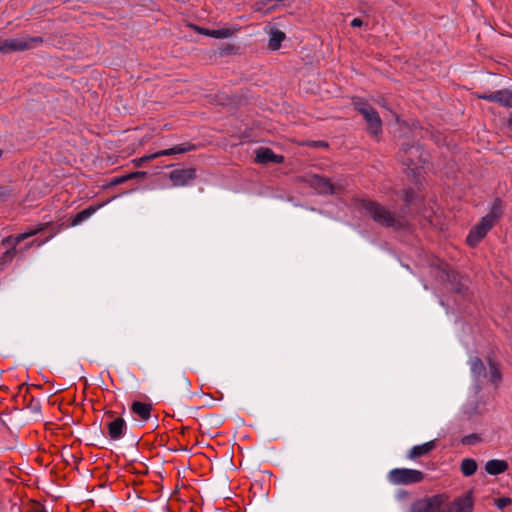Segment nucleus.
<instances>
[{
  "instance_id": "f257e3e1",
  "label": "nucleus",
  "mask_w": 512,
  "mask_h": 512,
  "mask_svg": "<svg viewBox=\"0 0 512 512\" xmlns=\"http://www.w3.org/2000/svg\"><path fill=\"white\" fill-rule=\"evenodd\" d=\"M355 206L362 214L369 217L381 227L392 228L397 232L410 230L411 226L407 218H405L404 209L395 213L381 203L368 198L356 199Z\"/></svg>"
},
{
  "instance_id": "f03ea898",
  "label": "nucleus",
  "mask_w": 512,
  "mask_h": 512,
  "mask_svg": "<svg viewBox=\"0 0 512 512\" xmlns=\"http://www.w3.org/2000/svg\"><path fill=\"white\" fill-rule=\"evenodd\" d=\"M489 371L479 357H471L470 358V367L471 373L474 379V392L475 394H479L482 390V384L484 380H488L492 385L497 387L502 380V374L498 368L496 362L492 361L490 358L488 359Z\"/></svg>"
},
{
  "instance_id": "7ed1b4c3",
  "label": "nucleus",
  "mask_w": 512,
  "mask_h": 512,
  "mask_svg": "<svg viewBox=\"0 0 512 512\" xmlns=\"http://www.w3.org/2000/svg\"><path fill=\"white\" fill-rule=\"evenodd\" d=\"M398 157L403 165L412 168L421 167L427 161L421 145L410 141L402 143Z\"/></svg>"
},
{
  "instance_id": "20e7f679",
  "label": "nucleus",
  "mask_w": 512,
  "mask_h": 512,
  "mask_svg": "<svg viewBox=\"0 0 512 512\" xmlns=\"http://www.w3.org/2000/svg\"><path fill=\"white\" fill-rule=\"evenodd\" d=\"M43 42L40 36L29 38H10L2 39L0 37V53L10 54L17 51H25L36 47Z\"/></svg>"
},
{
  "instance_id": "39448f33",
  "label": "nucleus",
  "mask_w": 512,
  "mask_h": 512,
  "mask_svg": "<svg viewBox=\"0 0 512 512\" xmlns=\"http://www.w3.org/2000/svg\"><path fill=\"white\" fill-rule=\"evenodd\" d=\"M422 471L408 468H395L388 473V480L394 485H411L424 480Z\"/></svg>"
},
{
  "instance_id": "423d86ee",
  "label": "nucleus",
  "mask_w": 512,
  "mask_h": 512,
  "mask_svg": "<svg viewBox=\"0 0 512 512\" xmlns=\"http://www.w3.org/2000/svg\"><path fill=\"white\" fill-rule=\"evenodd\" d=\"M448 496L436 494L413 502L409 512H442L447 504Z\"/></svg>"
},
{
  "instance_id": "0eeeda50",
  "label": "nucleus",
  "mask_w": 512,
  "mask_h": 512,
  "mask_svg": "<svg viewBox=\"0 0 512 512\" xmlns=\"http://www.w3.org/2000/svg\"><path fill=\"white\" fill-rule=\"evenodd\" d=\"M196 148H197V146L194 144L182 143V144L176 145L172 148L161 150L156 153H153L150 155H145L143 157L134 159L133 163H134L135 167H141L146 162L151 161L155 158L162 157V156H170V155H174V154H181V153H185V152H189V151H194V150H196Z\"/></svg>"
},
{
  "instance_id": "6e6552de",
  "label": "nucleus",
  "mask_w": 512,
  "mask_h": 512,
  "mask_svg": "<svg viewBox=\"0 0 512 512\" xmlns=\"http://www.w3.org/2000/svg\"><path fill=\"white\" fill-rule=\"evenodd\" d=\"M445 275L446 281L450 285V291L458 297L466 299L470 294L468 278L453 270L446 271Z\"/></svg>"
},
{
  "instance_id": "1a4fd4ad",
  "label": "nucleus",
  "mask_w": 512,
  "mask_h": 512,
  "mask_svg": "<svg viewBox=\"0 0 512 512\" xmlns=\"http://www.w3.org/2000/svg\"><path fill=\"white\" fill-rule=\"evenodd\" d=\"M303 182L321 195H333L337 193V188L330 179L318 174L304 177Z\"/></svg>"
},
{
  "instance_id": "9d476101",
  "label": "nucleus",
  "mask_w": 512,
  "mask_h": 512,
  "mask_svg": "<svg viewBox=\"0 0 512 512\" xmlns=\"http://www.w3.org/2000/svg\"><path fill=\"white\" fill-rule=\"evenodd\" d=\"M474 508L473 492L467 491L462 496L457 497L451 503L446 504L442 512H472Z\"/></svg>"
},
{
  "instance_id": "9b49d317",
  "label": "nucleus",
  "mask_w": 512,
  "mask_h": 512,
  "mask_svg": "<svg viewBox=\"0 0 512 512\" xmlns=\"http://www.w3.org/2000/svg\"><path fill=\"white\" fill-rule=\"evenodd\" d=\"M52 226L51 222L49 223H45V224H41L39 225L38 228L36 229H28L27 231L23 232V233H20L18 234L17 236H13V235H10V236H7L5 237L1 244L2 246H4L5 248H10V247H15V248H18V245L23 242L24 240L46 230L47 227H50Z\"/></svg>"
},
{
  "instance_id": "f8f14e48",
  "label": "nucleus",
  "mask_w": 512,
  "mask_h": 512,
  "mask_svg": "<svg viewBox=\"0 0 512 512\" xmlns=\"http://www.w3.org/2000/svg\"><path fill=\"white\" fill-rule=\"evenodd\" d=\"M361 115L367 123V131L371 136L377 137L382 133V120L374 107L369 110H362Z\"/></svg>"
},
{
  "instance_id": "ddd939ff",
  "label": "nucleus",
  "mask_w": 512,
  "mask_h": 512,
  "mask_svg": "<svg viewBox=\"0 0 512 512\" xmlns=\"http://www.w3.org/2000/svg\"><path fill=\"white\" fill-rule=\"evenodd\" d=\"M195 168L174 169L169 173V179L174 186H185L196 178Z\"/></svg>"
},
{
  "instance_id": "4468645a",
  "label": "nucleus",
  "mask_w": 512,
  "mask_h": 512,
  "mask_svg": "<svg viewBox=\"0 0 512 512\" xmlns=\"http://www.w3.org/2000/svg\"><path fill=\"white\" fill-rule=\"evenodd\" d=\"M491 228V224L488 223V220L484 221L481 219V221L470 230L466 238L467 244L470 247L477 246Z\"/></svg>"
},
{
  "instance_id": "2eb2a0df",
  "label": "nucleus",
  "mask_w": 512,
  "mask_h": 512,
  "mask_svg": "<svg viewBox=\"0 0 512 512\" xmlns=\"http://www.w3.org/2000/svg\"><path fill=\"white\" fill-rule=\"evenodd\" d=\"M284 156L275 154L272 149L268 147H260L256 150L255 161L260 164L267 165L269 163L282 164L284 163Z\"/></svg>"
},
{
  "instance_id": "dca6fc26",
  "label": "nucleus",
  "mask_w": 512,
  "mask_h": 512,
  "mask_svg": "<svg viewBox=\"0 0 512 512\" xmlns=\"http://www.w3.org/2000/svg\"><path fill=\"white\" fill-rule=\"evenodd\" d=\"M108 435L112 440L121 439L127 430V424L121 417H117L107 424Z\"/></svg>"
},
{
  "instance_id": "f3484780",
  "label": "nucleus",
  "mask_w": 512,
  "mask_h": 512,
  "mask_svg": "<svg viewBox=\"0 0 512 512\" xmlns=\"http://www.w3.org/2000/svg\"><path fill=\"white\" fill-rule=\"evenodd\" d=\"M152 405L141 401H134L131 404V411L142 421H148L151 417Z\"/></svg>"
},
{
  "instance_id": "a211bd4d",
  "label": "nucleus",
  "mask_w": 512,
  "mask_h": 512,
  "mask_svg": "<svg viewBox=\"0 0 512 512\" xmlns=\"http://www.w3.org/2000/svg\"><path fill=\"white\" fill-rule=\"evenodd\" d=\"M435 447L436 442L434 440L426 442L422 445L414 446L410 449L407 457L409 459H417L419 457L429 454L432 450L435 449Z\"/></svg>"
},
{
  "instance_id": "6ab92c4d",
  "label": "nucleus",
  "mask_w": 512,
  "mask_h": 512,
  "mask_svg": "<svg viewBox=\"0 0 512 512\" xmlns=\"http://www.w3.org/2000/svg\"><path fill=\"white\" fill-rule=\"evenodd\" d=\"M509 468L508 462L505 460L492 459L485 465V470L488 474L496 476L506 472Z\"/></svg>"
},
{
  "instance_id": "aec40b11",
  "label": "nucleus",
  "mask_w": 512,
  "mask_h": 512,
  "mask_svg": "<svg viewBox=\"0 0 512 512\" xmlns=\"http://www.w3.org/2000/svg\"><path fill=\"white\" fill-rule=\"evenodd\" d=\"M197 31L205 36H209L216 39L228 38L233 34V30L230 28H221V29H207L202 27H197Z\"/></svg>"
},
{
  "instance_id": "412c9836",
  "label": "nucleus",
  "mask_w": 512,
  "mask_h": 512,
  "mask_svg": "<svg viewBox=\"0 0 512 512\" xmlns=\"http://www.w3.org/2000/svg\"><path fill=\"white\" fill-rule=\"evenodd\" d=\"M101 205L97 206H88L87 208L83 209L82 211L78 212L71 220L70 224L68 226H77L90 218L100 207Z\"/></svg>"
},
{
  "instance_id": "4be33fe9",
  "label": "nucleus",
  "mask_w": 512,
  "mask_h": 512,
  "mask_svg": "<svg viewBox=\"0 0 512 512\" xmlns=\"http://www.w3.org/2000/svg\"><path fill=\"white\" fill-rule=\"evenodd\" d=\"M286 34L280 29L274 28L270 32L268 48L276 51L281 47V43L285 40Z\"/></svg>"
},
{
  "instance_id": "5701e85b",
  "label": "nucleus",
  "mask_w": 512,
  "mask_h": 512,
  "mask_svg": "<svg viewBox=\"0 0 512 512\" xmlns=\"http://www.w3.org/2000/svg\"><path fill=\"white\" fill-rule=\"evenodd\" d=\"M477 462L472 458H465L462 460L460 470L466 477L472 476L477 471Z\"/></svg>"
},
{
  "instance_id": "b1692460",
  "label": "nucleus",
  "mask_w": 512,
  "mask_h": 512,
  "mask_svg": "<svg viewBox=\"0 0 512 512\" xmlns=\"http://www.w3.org/2000/svg\"><path fill=\"white\" fill-rule=\"evenodd\" d=\"M502 208L499 203H494L490 212L482 218V220H488V223L491 224V227L494 226L495 222L501 217Z\"/></svg>"
},
{
  "instance_id": "393cba45",
  "label": "nucleus",
  "mask_w": 512,
  "mask_h": 512,
  "mask_svg": "<svg viewBox=\"0 0 512 512\" xmlns=\"http://www.w3.org/2000/svg\"><path fill=\"white\" fill-rule=\"evenodd\" d=\"M403 202H404V209L405 216L407 215V211L409 210V207L413 203L414 199L416 198V192L413 188H407L403 191L401 196Z\"/></svg>"
},
{
  "instance_id": "a878e982",
  "label": "nucleus",
  "mask_w": 512,
  "mask_h": 512,
  "mask_svg": "<svg viewBox=\"0 0 512 512\" xmlns=\"http://www.w3.org/2000/svg\"><path fill=\"white\" fill-rule=\"evenodd\" d=\"M498 104L506 108H512V90L501 89L499 90Z\"/></svg>"
},
{
  "instance_id": "bb28decb",
  "label": "nucleus",
  "mask_w": 512,
  "mask_h": 512,
  "mask_svg": "<svg viewBox=\"0 0 512 512\" xmlns=\"http://www.w3.org/2000/svg\"><path fill=\"white\" fill-rule=\"evenodd\" d=\"M18 254V248H8L0 257V268L3 269L5 265L11 263L14 257Z\"/></svg>"
},
{
  "instance_id": "cd10ccee",
  "label": "nucleus",
  "mask_w": 512,
  "mask_h": 512,
  "mask_svg": "<svg viewBox=\"0 0 512 512\" xmlns=\"http://www.w3.org/2000/svg\"><path fill=\"white\" fill-rule=\"evenodd\" d=\"M13 195H15V189L10 185L0 186V203L8 201Z\"/></svg>"
},
{
  "instance_id": "c85d7f7f",
  "label": "nucleus",
  "mask_w": 512,
  "mask_h": 512,
  "mask_svg": "<svg viewBox=\"0 0 512 512\" xmlns=\"http://www.w3.org/2000/svg\"><path fill=\"white\" fill-rule=\"evenodd\" d=\"M51 224H52V226L47 227L46 229L51 228V229L53 230V231H52V233H51V234H50V235H49V236H48L44 241H38V240H36V239H35V240L30 241V243H33V246H35V247H40L44 242L48 241V240H49V239H51L55 234H57V233L62 229V227L64 226V224H59V225H57V227H54V224H53V223H51Z\"/></svg>"
},
{
  "instance_id": "c756f323",
  "label": "nucleus",
  "mask_w": 512,
  "mask_h": 512,
  "mask_svg": "<svg viewBox=\"0 0 512 512\" xmlns=\"http://www.w3.org/2000/svg\"><path fill=\"white\" fill-rule=\"evenodd\" d=\"M480 441H481V436L477 433H472V434L466 435L461 439V443L463 445H467V446L475 445Z\"/></svg>"
},
{
  "instance_id": "7c9ffc66",
  "label": "nucleus",
  "mask_w": 512,
  "mask_h": 512,
  "mask_svg": "<svg viewBox=\"0 0 512 512\" xmlns=\"http://www.w3.org/2000/svg\"><path fill=\"white\" fill-rule=\"evenodd\" d=\"M477 98L478 99H482V100H486V101H489V102H495V103L498 104L499 90L491 92V93H482V94L478 93L477 94Z\"/></svg>"
},
{
  "instance_id": "2f4dec72",
  "label": "nucleus",
  "mask_w": 512,
  "mask_h": 512,
  "mask_svg": "<svg viewBox=\"0 0 512 512\" xmlns=\"http://www.w3.org/2000/svg\"><path fill=\"white\" fill-rule=\"evenodd\" d=\"M479 402L475 401L473 403H470L464 410V413L469 417L472 418L475 415L480 414L479 411Z\"/></svg>"
},
{
  "instance_id": "473e14b6",
  "label": "nucleus",
  "mask_w": 512,
  "mask_h": 512,
  "mask_svg": "<svg viewBox=\"0 0 512 512\" xmlns=\"http://www.w3.org/2000/svg\"><path fill=\"white\" fill-rule=\"evenodd\" d=\"M236 50H237V48L234 45L225 43L219 47V54L221 56H228V55L234 54L236 52Z\"/></svg>"
},
{
  "instance_id": "72a5a7b5",
  "label": "nucleus",
  "mask_w": 512,
  "mask_h": 512,
  "mask_svg": "<svg viewBox=\"0 0 512 512\" xmlns=\"http://www.w3.org/2000/svg\"><path fill=\"white\" fill-rule=\"evenodd\" d=\"M353 105H354L355 110L358 111L360 114L363 109L369 110L372 107L370 104H368L367 102H365L362 99L355 100L353 102Z\"/></svg>"
},
{
  "instance_id": "f704fd0d",
  "label": "nucleus",
  "mask_w": 512,
  "mask_h": 512,
  "mask_svg": "<svg viewBox=\"0 0 512 512\" xmlns=\"http://www.w3.org/2000/svg\"><path fill=\"white\" fill-rule=\"evenodd\" d=\"M511 499L509 497H500L495 499V505L497 508L503 510L511 504Z\"/></svg>"
},
{
  "instance_id": "c9c22d12",
  "label": "nucleus",
  "mask_w": 512,
  "mask_h": 512,
  "mask_svg": "<svg viewBox=\"0 0 512 512\" xmlns=\"http://www.w3.org/2000/svg\"><path fill=\"white\" fill-rule=\"evenodd\" d=\"M130 180L136 179V180H143L147 177L148 173L146 171H135L128 173Z\"/></svg>"
},
{
  "instance_id": "e433bc0d",
  "label": "nucleus",
  "mask_w": 512,
  "mask_h": 512,
  "mask_svg": "<svg viewBox=\"0 0 512 512\" xmlns=\"http://www.w3.org/2000/svg\"><path fill=\"white\" fill-rule=\"evenodd\" d=\"M129 177H130L129 174L122 175V176H119V177H115V178H113L111 180L110 185L111 186H116V185L122 184V183L130 180Z\"/></svg>"
},
{
  "instance_id": "4c0bfd02",
  "label": "nucleus",
  "mask_w": 512,
  "mask_h": 512,
  "mask_svg": "<svg viewBox=\"0 0 512 512\" xmlns=\"http://www.w3.org/2000/svg\"><path fill=\"white\" fill-rule=\"evenodd\" d=\"M352 27L356 28V27H362L363 26V20L360 19V18H354L352 21H351V24H350Z\"/></svg>"
},
{
  "instance_id": "58836bf2",
  "label": "nucleus",
  "mask_w": 512,
  "mask_h": 512,
  "mask_svg": "<svg viewBox=\"0 0 512 512\" xmlns=\"http://www.w3.org/2000/svg\"><path fill=\"white\" fill-rule=\"evenodd\" d=\"M31 247H33V243L27 242L23 247L18 248V254H22L24 251H27Z\"/></svg>"
},
{
  "instance_id": "ea45409f",
  "label": "nucleus",
  "mask_w": 512,
  "mask_h": 512,
  "mask_svg": "<svg viewBox=\"0 0 512 512\" xmlns=\"http://www.w3.org/2000/svg\"><path fill=\"white\" fill-rule=\"evenodd\" d=\"M29 407L35 411V412H40V404L39 402H36V404H33V399H31L30 401V404H29Z\"/></svg>"
},
{
  "instance_id": "a19ab883",
  "label": "nucleus",
  "mask_w": 512,
  "mask_h": 512,
  "mask_svg": "<svg viewBox=\"0 0 512 512\" xmlns=\"http://www.w3.org/2000/svg\"><path fill=\"white\" fill-rule=\"evenodd\" d=\"M313 147H328V144L324 141H314Z\"/></svg>"
},
{
  "instance_id": "79ce46f5",
  "label": "nucleus",
  "mask_w": 512,
  "mask_h": 512,
  "mask_svg": "<svg viewBox=\"0 0 512 512\" xmlns=\"http://www.w3.org/2000/svg\"><path fill=\"white\" fill-rule=\"evenodd\" d=\"M507 125L509 128H512V113L509 115V118L507 120Z\"/></svg>"
},
{
  "instance_id": "37998d69",
  "label": "nucleus",
  "mask_w": 512,
  "mask_h": 512,
  "mask_svg": "<svg viewBox=\"0 0 512 512\" xmlns=\"http://www.w3.org/2000/svg\"><path fill=\"white\" fill-rule=\"evenodd\" d=\"M70 457H71L72 459H74V461H75L76 463H79V462H81V460H82V458H81V457H76V456H74L73 454H71V455H70Z\"/></svg>"
},
{
  "instance_id": "c03bdc74",
  "label": "nucleus",
  "mask_w": 512,
  "mask_h": 512,
  "mask_svg": "<svg viewBox=\"0 0 512 512\" xmlns=\"http://www.w3.org/2000/svg\"><path fill=\"white\" fill-rule=\"evenodd\" d=\"M3 155V151L0 149V158L2 157Z\"/></svg>"
},
{
  "instance_id": "a18cd8bd",
  "label": "nucleus",
  "mask_w": 512,
  "mask_h": 512,
  "mask_svg": "<svg viewBox=\"0 0 512 512\" xmlns=\"http://www.w3.org/2000/svg\"><path fill=\"white\" fill-rule=\"evenodd\" d=\"M0 422H1L3 425H5V422H4L3 420H1V419H0Z\"/></svg>"
}]
</instances>
